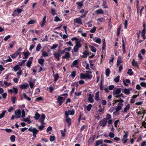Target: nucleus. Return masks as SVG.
<instances>
[{"label": "nucleus", "instance_id": "1", "mask_svg": "<svg viewBox=\"0 0 146 146\" xmlns=\"http://www.w3.org/2000/svg\"><path fill=\"white\" fill-rule=\"evenodd\" d=\"M21 113L22 115V117L23 118L25 117V111L24 110H22L21 112V110H18L15 111V118H20L21 115Z\"/></svg>", "mask_w": 146, "mask_h": 146}, {"label": "nucleus", "instance_id": "2", "mask_svg": "<svg viewBox=\"0 0 146 146\" xmlns=\"http://www.w3.org/2000/svg\"><path fill=\"white\" fill-rule=\"evenodd\" d=\"M28 130L29 131L33 132V135L34 137H36V134L38 131V130H37L36 128H33L32 127H30L28 129Z\"/></svg>", "mask_w": 146, "mask_h": 146}, {"label": "nucleus", "instance_id": "3", "mask_svg": "<svg viewBox=\"0 0 146 146\" xmlns=\"http://www.w3.org/2000/svg\"><path fill=\"white\" fill-rule=\"evenodd\" d=\"M76 44L74 48V52H76L78 50V48L81 47V44L78 41H76Z\"/></svg>", "mask_w": 146, "mask_h": 146}, {"label": "nucleus", "instance_id": "4", "mask_svg": "<svg viewBox=\"0 0 146 146\" xmlns=\"http://www.w3.org/2000/svg\"><path fill=\"white\" fill-rule=\"evenodd\" d=\"M60 50H58L57 52H54L53 54L55 57L56 58L58 61L60 60L59 57L61 56V54L59 53Z\"/></svg>", "mask_w": 146, "mask_h": 146}, {"label": "nucleus", "instance_id": "5", "mask_svg": "<svg viewBox=\"0 0 146 146\" xmlns=\"http://www.w3.org/2000/svg\"><path fill=\"white\" fill-rule=\"evenodd\" d=\"M121 92V90L120 88H118L115 91H113V95L115 96H117L118 95L120 94Z\"/></svg>", "mask_w": 146, "mask_h": 146}, {"label": "nucleus", "instance_id": "6", "mask_svg": "<svg viewBox=\"0 0 146 146\" xmlns=\"http://www.w3.org/2000/svg\"><path fill=\"white\" fill-rule=\"evenodd\" d=\"M45 118V115L43 113H42L41 115V117L39 119V121L42 125H43L45 124L44 121Z\"/></svg>", "mask_w": 146, "mask_h": 146}, {"label": "nucleus", "instance_id": "7", "mask_svg": "<svg viewBox=\"0 0 146 146\" xmlns=\"http://www.w3.org/2000/svg\"><path fill=\"white\" fill-rule=\"evenodd\" d=\"M74 111L73 110H68L65 112V115L66 117H68V116L69 115H74Z\"/></svg>", "mask_w": 146, "mask_h": 146}, {"label": "nucleus", "instance_id": "8", "mask_svg": "<svg viewBox=\"0 0 146 146\" xmlns=\"http://www.w3.org/2000/svg\"><path fill=\"white\" fill-rule=\"evenodd\" d=\"M107 121L105 118L103 119L102 120L100 121V123L101 126L105 127L107 123Z\"/></svg>", "mask_w": 146, "mask_h": 146}, {"label": "nucleus", "instance_id": "9", "mask_svg": "<svg viewBox=\"0 0 146 146\" xmlns=\"http://www.w3.org/2000/svg\"><path fill=\"white\" fill-rule=\"evenodd\" d=\"M92 73V72L89 71H86L85 74L86 78L89 79H91L92 77V75L89 74Z\"/></svg>", "mask_w": 146, "mask_h": 146}, {"label": "nucleus", "instance_id": "10", "mask_svg": "<svg viewBox=\"0 0 146 146\" xmlns=\"http://www.w3.org/2000/svg\"><path fill=\"white\" fill-rule=\"evenodd\" d=\"M65 121L68 123V125L70 127L71 125V119L68 117H66Z\"/></svg>", "mask_w": 146, "mask_h": 146}, {"label": "nucleus", "instance_id": "11", "mask_svg": "<svg viewBox=\"0 0 146 146\" xmlns=\"http://www.w3.org/2000/svg\"><path fill=\"white\" fill-rule=\"evenodd\" d=\"M33 59V57H30L29 59V60L27 62V66L29 68L32 64V61Z\"/></svg>", "mask_w": 146, "mask_h": 146}, {"label": "nucleus", "instance_id": "12", "mask_svg": "<svg viewBox=\"0 0 146 146\" xmlns=\"http://www.w3.org/2000/svg\"><path fill=\"white\" fill-rule=\"evenodd\" d=\"M63 98L62 97H58L57 99V102L59 103V106L61 105L62 103L63 102Z\"/></svg>", "mask_w": 146, "mask_h": 146}, {"label": "nucleus", "instance_id": "13", "mask_svg": "<svg viewBox=\"0 0 146 146\" xmlns=\"http://www.w3.org/2000/svg\"><path fill=\"white\" fill-rule=\"evenodd\" d=\"M46 16H45L42 19V20L41 22V26L42 27H43L44 25L46 23Z\"/></svg>", "mask_w": 146, "mask_h": 146}, {"label": "nucleus", "instance_id": "14", "mask_svg": "<svg viewBox=\"0 0 146 146\" xmlns=\"http://www.w3.org/2000/svg\"><path fill=\"white\" fill-rule=\"evenodd\" d=\"M103 143L102 140H98L96 141V143L95 146H98L102 144Z\"/></svg>", "mask_w": 146, "mask_h": 146}, {"label": "nucleus", "instance_id": "15", "mask_svg": "<svg viewBox=\"0 0 146 146\" xmlns=\"http://www.w3.org/2000/svg\"><path fill=\"white\" fill-rule=\"evenodd\" d=\"M22 50V48L21 47H20L15 52L17 56L18 55L20 54Z\"/></svg>", "mask_w": 146, "mask_h": 146}, {"label": "nucleus", "instance_id": "16", "mask_svg": "<svg viewBox=\"0 0 146 146\" xmlns=\"http://www.w3.org/2000/svg\"><path fill=\"white\" fill-rule=\"evenodd\" d=\"M22 50V48L21 47H20L15 52L17 56L18 55L20 54Z\"/></svg>", "mask_w": 146, "mask_h": 146}, {"label": "nucleus", "instance_id": "17", "mask_svg": "<svg viewBox=\"0 0 146 146\" xmlns=\"http://www.w3.org/2000/svg\"><path fill=\"white\" fill-rule=\"evenodd\" d=\"M28 84H23L20 86V88L22 89H26L28 86Z\"/></svg>", "mask_w": 146, "mask_h": 146}, {"label": "nucleus", "instance_id": "18", "mask_svg": "<svg viewBox=\"0 0 146 146\" xmlns=\"http://www.w3.org/2000/svg\"><path fill=\"white\" fill-rule=\"evenodd\" d=\"M88 100L89 102L91 103L93 102L94 101V100L92 98V96L91 94H90L89 95Z\"/></svg>", "mask_w": 146, "mask_h": 146}, {"label": "nucleus", "instance_id": "19", "mask_svg": "<svg viewBox=\"0 0 146 146\" xmlns=\"http://www.w3.org/2000/svg\"><path fill=\"white\" fill-rule=\"evenodd\" d=\"M122 62L121 58L120 56H119L117 58V66L119 65Z\"/></svg>", "mask_w": 146, "mask_h": 146}, {"label": "nucleus", "instance_id": "20", "mask_svg": "<svg viewBox=\"0 0 146 146\" xmlns=\"http://www.w3.org/2000/svg\"><path fill=\"white\" fill-rule=\"evenodd\" d=\"M132 64L133 66H134L137 67L138 66V64L137 62H136L134 59L133 60V61L132 62Z\"/></svg>", "mask_w": 146, "mask_h": 146}, {"label": "nucleus", "instance_id": "21", "mask_svg": "<svg viewBox=\"0 0 146 146\" xmlns=\"http://www.w3.org/2000/svg\"><path fill=\"white\" fill-rule=\"evenodd\" d=\"M130 108V105L129 104H127L124 109V111L125 112H126Z\"/></svg>", "mask_w": 146, "mask_h": 146}, {"label": "nucleus", "instance_id": "22", "mask_svg": "<svg viewBox=\"0 0 146 146\" xmlns=\"http://www.w3.org/2000/svg\"><path fill=\"white\" fill-rule=\"evenodd\" d=\"M65 54L62 57L63 58H66L70 57V53L69 52H65Z\"/></svg>", "mask_w": 146, "mask_h": 146}, {"label": "nucleus", "instance_id": "23", "mask_svg": "<svg viewBox=\"0 0 146 146\" xmlns=\"http://www.w3.org/2000/svg\"><path fill=\"white\" fill-rule=\"evenodd\" d=\"M23 53L25 56V58H27L30 54V53L29 52H23Z\"/></svg>", "mask_w": 146, "mask_h": 146}, {"label": "nucleus", "instance_id": "24", "mask_svg": "<svg viewBox=\"0 0 146 146\" xmlns=\"http://www.w3.org/2000/svg\"><path fill=\"white\" fill-rule=\"evenodd\" d=\"M95 12L98 14H102L103 13V11L101 9L97 10Z\"/></svg>", "mask_w": 146, "mask_h": 146}, {"label": "nucleus", "instance_id": "25", "mask_svg": "<svg viewBox=\"0 0 146 146\" xmlns=\"http://www.w3.org/2000/svg\"><path fill=\"white\" fill-rule=\"evenodd\" d=\"M89 47L91 49L92 52H96V49L94 47L91 45H90Z\"/></svg>", "mask_w": 146, "mask_h": 146}, {"label": "nucleus", "instance_id": "26", "mask_svg": "<svg viewBox=\"0 0 146 146\" xmlns=\"http://www.w3.org/2000/svg\"><path fill=\"white\" fill-rule=\"evenodd\" d=\"M123 93L126 95H129L130 94V91L129 89H124Z\"/></svg>", "mask_w": 146, "mask_h": 146}, {"label": "nucleus", "instance_id": "27", "mask_svg": "<svg viewBox=\"0 0 146 146\" xmlns=\"http://www.w3.org/2000/svg\"><path fill=\"white\" fill-rule=\"evenodd\" d=\"M20 68L19 65H16L13 68V69L15 72L17 71Z\"/></svg>", "mask_w": 146, "mask_h": 146}, {"label": "nucleus", "instance_id": "28", "mask_svg": "<svg viewBox=\"0 0 146 146\" xmlns=\"http://www.w3.org/2000/svg\"><path fill=\"white\" fill-rule=\"evenodd\" d=\"M122 47H123V53H125V46L124 42V40L123 39H122Z\"/></svg>", "mask_w": 146, "mask_h": 146}, {"label": "nucleus", "instance_id": "29", "mask_svg": "<svg viewBox=\"0 0 146 146\" xmlns=\"http://www.w3.org/2000/svg\"><path fill=\"white\" fill-rule=\"evenodd\" d=\"M127 74H129V75L131 76L133 74V72H132V70L130 68L128 70V71L127 72Z\"/></svg>", "mask_w": 146, "mask_h": 146}, {"label": "nucleus", "instance_id": "30", "mask_svg": "<svg viewBox=\"0 0 146 146\" xmlns=\"http://www.w3.org/2000/svg\"><path fill=\"white\" fill-rule=\"evenodd\" d=\"M99 92H97L96 94L95 99L96 100H99Z\"/></svg>", "mask_w": 146, "mask_h": 146}, {"label": "nucleus", "instance_id": "31", "mask_svg": "<svg viewBox=\"0 0 146 146\" xmlns=\"http://www.w3.org/2000/svg\"><path fill=\"white\" fill-rule=\"evenodd\" d=\"M40 116V115L38 112H36L35 114V116L34 117V118L36 119H38Z\"/></svg>", "mask_w": 146, "mask_h": 146}, {"label": "nucleus", "instance_id": "32", "mask_svg": "<svg viewBox=\"0 0 146 146\" xmlns=\"http://www.w3.org/2000/svg\"><path fill=\"white\" fill-rule=\"evenodd\" d=\"M41 52H42V55L43 57H45L48 56V54L45 51H44L43 50H42Z\"/></svg>", "mask_w": 146, "mask_h": 146}, {"label": "nucleus", "instance_id": "33", "mask_svg": "<svg viewBox=\"0 0 146 146\" xmlns=\"http://www.w3.org/2000/svg\"><path fill=\"white\" fill-rule=\"evenodd\" d=\"M38 62L40 64L42 65L44 62V60L43 59L40 58L38 59Z\"/></svg>", "mask_w": 146, "mask_h": 146}, {"label": "nucleus", "instance_id": "34", "mask_svg": "<svg viewBox=\"0 0 146 146\" xmlns=\"http://www.w3.org/2000/svg\"><path fill=\"white\" fill-rule=\"evenodd\" d=\"M6 111L3 110L1 114H0V119H1L3 118L5 115V113L6 112Z\"/></svg>", "mask_w": 146, "mask_h": 146}, {"label": "nucleus", "instance_id": "35", "mask_svg": "<svg viewBox=\"0 0 146 146\" xmlns=\"http://www.w3.org/2000/svg\"><path fill=\"white\" fill-rule=\"evenodd\" d=\"M15 137L14 135H11L10 137V139L11 140V141L12 142H14L15 141Z\"/></svg>", "mask_w": 146, "mask_h": 146}, {"label": "nucleus", "instance_id": "36", "mask_svg": "<svg viewBox=\"0 0 146 146\" xmlns=\"http://www.w3.org/2000/svg\"><path fill=\"white\" fill-rule=\"evenodd\" d=\"M78 63V60H76L74 61L72 63L71 65V67H72L73 66L76 65Z\"/></svg>", "mask_w": 146, "mask_h": 146}, {"label": "nucleus", "instance_id": "37", "mask_svg": "<svg viewBox=\"0 0 146 146\" xmlns=\"http://www.w3.org/2000/svg\"><path fill=\"white\" fill-rule=\"evenodd\" d=\"M66 132V130L65 129H64V130H61V133L62 135V136L64 137L65 135V132Z\"/></svg>", "mask_w": 146, "mask_h": 146}, {"label": "nucleus", "instance_id": "38", "mask_svg": "<svg viewBox=\"0 0 146 146\" xmlns=\"http://www.w3.org/2000/svg\"><path fill=\"white\" fill-rule=\"evenodd\" d=\"M110 73V70L109 68H108L106 69V75L108 76H109V74Z\"/></svg>", "mask_w": 146, "mask_h": 146}, {"label": "nucleus", "instance_id": "39", "mask_svg": "<svg viewBox=\"0 0 146 146\" xmlns=\"http://www.w3.org/2000/svg\"><path fill=\"white\" fill-rule=\"evenodd\" d=\"M41 48V46L40 43L38 44L36 47V50L37 51H39L40 49Z\"/></svg>", "mask_w": 146, "mask_h": 146}, {"label": "nucleus", "instance_id": "40", "mask_svg": "<svg viewBox=\"0 0 146 146\" xmlns=\"http://www.w3.org/2000/svg\"><path fill=\"white\" fill-rule=\"evenodd\" d=\"M111 118V115L109 114L108 113L106 115V118H104L107 121V120L108 119H110Z\"/></svg>", "mask_w": 146, "mask_h": 146}, {"label": "nucleus", "instance_id": "41", "mask_svg": "<svg viewBox=\"0 0 146 146\" xmlns=\"http://www.w3.org/2000/svg\"><path fill=\"white\" fill-rule=\"evenodd\" d=\"M76 4L79 7H81L83 6V2L82 1L78 2L76 3Z\"/></svg>", "mask_w": 146, "mask_h": 146}, {"label": "nucleus", "instance_id": "42", "mask_svg": "<svg viewBox=\"0 0 146 146\" xmlns=\"http://www.w3.org/2000/svg\"><path fill=\"white\" fill-rule=\"evenodd\" d=\"M119 76H118L116 78L114 79V81L116 83L118 82L119 81Z\"/></svg>", "mask_w": 146, "mask_h": 146}, {"label": "nucleus", "instance_id": "43", "mask_svg": "<svg viewBox=\"0 0 146 146\" xmlns=\"http://www.w3.org/2000/svg\"><path fill=\"white\" fill-rule=\"evenodd\" d=\"M122 107L121 106H117L116 107V111H118L121 109Z\"/></svg>", "mask_w": 146, "mask_h": 146}, {"label": "nucleus", "instance_id": "44", "mask_svg": "<svg viewBox=\"0 0 146 146\" xmlns=\"http://www.w3.org/2000/svg\"><path fill=\"white\" fill-rule=\"evenodd\" d=\"M76 22L80 24H82V20L80 18H77L76 19Z\"/></svg>", "mask_w": 146, "mask_h": 146}, {"label": "nucleus", "instance_id": "45", "mask_svg": "<svg viewBox=\"0 0 146 146\" xmlns=\"http://www.w3.org/2000/svg\"><path fill=\"white\" fill-rule=\"evenodd\" d=\"M11 100L12 101V104H14L16 101V98L15 96L11 98Z\"/></svg>", "mask_w": 146, "mask_h": 146}, {"label": "nucleus", "instance_id": "46", "mask_svg": "<svg viewBox=\"0 0 146 146\" xmlns=\"http://www.w3.org/2000/svg\"><path fill=\"white\" fill-rule=\"evenodd\" d=\"M36 22V21L31 20L28 23V24H32L35 23Z\"/></svg>", "mask_w": 146, "mask_h": 146}, {"label": "nucleus", "instance_id": "47", "mask_svg": "<svg viewBox=\"0 0 146 146\" xmlns=\"http://www.w3.org/2000/svg\"><path fill=\"white\" fill-rule=\"evenodd\" d=\"M23 96L25 99H27L28 101H30L31 100V98L27 96V95L25 93L23 94Z\"/></svg>", "mask_w": 146, "mask_h": 146}, {"label": "nucleus", "instance_id": "48", "mask_svg": "<svg viewBox=\"0 0 146 146\" xmlns=\"http://www.w3.org/2000/svg\"><path fill=\"white\" fill-rule=\"evenodd\" d=\"M96 29V28L95 26H94V27L93 28L90 30V31L91 33H93L95 32Z\"/></svg>", "mask_w": 146, "mask_h": 146}, {"label": "nucleus", "instance_id": "49", "mask_svg": "<svg viewBox=\"0 0 146 146\" xmlns=\"http://www.w3.org/2000/svg\"><path fill=\"white\" fill-rule=\"evenodd\" d=\"M92 22V21H88L86 23V24L88 25V27H90L92 26V25L91 23Z\"/></svg>", "mask_w": 146, "mask_h": 146}, {"label": "nucleus", "instance_id": "50", "mask_svg": "<svg viewBox=\"0 0 146 146\" xmlns=\"http://www.w3.org/2000/svg\"><path fill=\"white\" fill-rule=\"evenodd\" d=\"M54 81L56 82L59 76L57 74H55L54 75Z\"/></svg>", "mask_w": 146, "mask_h": 146}, {"label": "nucleus", "instance_id": "51", "mask_svg": "<svg viewBox=\"0 0 146 146\" xmlns=\"http://www.w3.org/2000/svg\"><path fill=\"white\" fill-rule=\"evenodd\" d=\"M106 2L105 1H103V3L102 4V6L104 8H107L108 6L106 5Z\"/></svg>", "mask_w": 146, "mask_h": 146}, {"label": "nucleus", "instance_id": "52", "mask_svg": "<svg viewBox=\"0 0 146 146\" xmlns=\"http://www.w3.org/2000/svg\"><path fill=\"white\" fill-rule=\"evenodd\" d=\"M94 40L95 42H96L99 44H100L101 43V39L100 38H97L96 39H94Z\"/></svg>", "mask_w": 146, "mask_h": 146}, {"label": "nucleus", "instance_id": "53", "mask_svg": "<svg viewBox=\"0 0 146 146\" xmlns=\"http://www.w3.org/2000/svg\"><path fill=\"white\" fill-rule=\"evenodd\" d=\"M61 20L58 16H57L55 17V18L54 20V21L56 22L61 21Z\"/></svg>", "mask_w": 146, "mask_h": 146}, {"label": "nucleus", "instance_id": "54", "mask_svg": "<svg viewBox=\"0 0 146 146\" xmlns=\"http://www.w3.org/2000/svg\"><path fill=\"white\" fill-rule=\"evenodd\" d=\"M22 70L21 69H20L19 71L17 73V74L18 75V78H19V76L22 74Z\"/></svg>", "mask_w": 146, "mask_h": 146}, {"label": "nucleus", "instance_id": "55", "mask_svg": "<svg viewBox=\"0 0 146 146\" xmlns=\"http://www.w3.org/2000/svg\"><path fill=\"white\" fill-rule=\"evenodd\" d=\"M55 137L54 136H51L50 137V141L52 142L54 140Z\"/></svg>", "mask_w": 146, "mask_h": 146}, {"label": "nucleus", "instance_id": "56", "mask_svg": "<svg viewBox=\"0 0 146 146\" xmlns=\"http://www.w3.org/2000/svg\"><path fill=\"white\" fill-rule=\"evenodd\" d=\"M92 105L91 104H89L88 106L87 107V110L88 111H90L92 108Z\"/></svg>", "mask_w": 146, "mask_h": 146}, {"label": "nucleus", "instance_id": "57", "mask_svg": "<svg viewBox=\"0 0 146 146\" xmlns=\"http://www.w3.org/2000/svg\"><path fill=\"white\" fill-rule=\"evenodd\" d=\"M97 21L101 22H104L105 21L104 19L103 18H99L98 19Z\"/></svg>", "mask_w": 146, "mask_h": 146}, {"label": "nucleus", "instance_id": "58", "mask_svg": "<svg viewBox=\"0 0 146 146\" xmlns=\"http://www.w3.org/2000/svg\"><path fill=\"white\" fill-rule=\"evenodd\" d=\"M109 136L111 138H113L114 136V134L113 133L110 132L109 133Z\"/></svg>", "mask_w": 146, "mask_h": 146}, {"label": "nucleus", "instance_id": "59", "mask_svg": "<svg viewBox=\"0 0 146 146\" xmlns=\"http://www.w3.org/2000/svg\"><path fill=\"white\" fill-rule=\"evenodd\" d=\"M51 13L52 15H54L56 14L55 10L53 9H51Z\"/></svg>", "mask_w": 146, "mask_h": 146}, {"label": "nucleus", "instance_id": "60", "mask_svg": "<svg viewBox=\"0 0 146 146\" xmlns=\"http://www.w3.org/2000/svg\"><path fill=\"white\" fill-rule=\"evenodd\" d=\"M104 142L106 143H112V142L111 141L107 139H105L104 140Z\"/></svg>", "mask_w": 146, "mask_h": 146}, {"label": "nucleus", "instance_id": "61", "mask_svg": "<svg viewBox=\"0 0 146 146\" xmlns=\"http://www.w3.org/2000/svg\"><path fill=\"white\" fill-rule=\"evenodd\" d=\"M76 73L75 71H73L72 72L71 74V76L72 77H74L76 75Z\"/></svg>", "mask_w": 146, "mask_h": 146}, {"label": "nucleus", "instance_id": "62", "mask_svg": "<svg viewBox=\"0 0 146 146\" xmlns=\"http://www.w3.org/2000/svg\"><path fill=\"white\" fill-rule=\"evenodd\" d=\"M13 92H14L15 94H17L18 93V89L15 87L13 88Z\"/></svg>", "mask_w": 146, "mask_h": 146}, {"label": "nucleus", "instance_id": "63", "mask_svg": "<svg viewBox=\"0 0 146 146\" xmlns=\"http://www.w3.org/2000/svg\"><path fill=\"white\" fill-rule=\"evenodd\" d=\"M80 77L82 79H84L86 78V75L84 74L81 73L80 75Z\"/></svg>", "mask_w": 146, "mask_h": 146}, {"label": "nucleus", "instance_id": "64", "mask_svg": "<svg viewBox=\"0 0 146 146\" xmlns=\"http://www.w3.org/2000/svg\"><path fill=\"white\" fill-rule=\"evenodd\" d=\"M140 84L141 86L143 87H146V83H145L144 82H142Z\"/></svg>", "mask_w": 146, "mask_h": 146}]
</instances>
